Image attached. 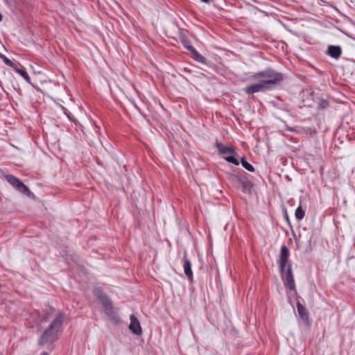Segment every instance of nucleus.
<instances>
[{"mask_svg": "<svg viewBox=\"0 0 355 355\" xmlns=\"http://www.w3.org/2000/svg\"><path fill=\"white\" fill-rule=\"evenodd\" d=\"M287 130L291 132L293 131V129L291 128H287Z\"/></svg>", "mask_w": 355, "mask_h": 355, "instance_id": "obj_25", "label": "nucleus"}, {"mask_svg": "<svg viewBox=\"0 0 355 355\" xmlns=\"http://www.w3.org/2000/svg\"><path fill=\"white\" fill-rule=\"evenodd\" d=\"M232 180L236 184H240L242 187V190L245 193H250L252 184V183L247 179V178L243 175H234L232 176Z\"/></svg>", "mask_w": 355, "mask_h": 355, "instance_id": "obj_6", "label": "nucleus"}, {"mask_svg": "<svg viewBox=\"0 0 355 355\" xmlns=\"http://www.w3.org/2000/svg\"><path fill=\"white\" fill-rule=\"evenodd\" d=\"M70 113H71V112H63V114H64L66 117H67L69 120H72V119H71V116H70V114H69Z\"/></svg>", "mask_w": 355, "mask_h": 355, "instance_id": "obj_21", "label": "nucleus"}, {"mask_svg": "<svg viewBox=\"0 0 355 355\" xmlns=\"http://www.w3.org/2000/svg\"><path fill=\"white\" fill-rule=\"evenodd\" d=\"M224 159L227 162L232 163L236 166H238L239 164V160L234 155L226 156L224 157Z\"/></svg>", "mask_w": 355, "mask_h": 355, "instance_id": "obj_18", "label": "nucleus"}, {"mask_svg": "<svg viewBox=\"0 0 355 355\" xmlns=\"http://www.w3.org/2000/svg\"><path fill=\"white\" fill-rule=\"evenodd\" d=\"M183 45L186 48V46H191L188 40L183 41Z\"/></svg>", "mask_w": 355, "mask_h": 355, "instance_id": "obj_22", "label": "nucleus"}, {"mask_svg": "<svg viewBox=\"0 0 355 355\" xmlns=\"http://www.w3.org/2000/svg\"><path fill=\"white\" fill-rule=\"evenodd\" d=\"M2 19H3V16H2L1 13H0V21H2Z\"/></svg>", "mask_w": 355, "mask_h": 355, "instance_id": "obj_26", "label": "nucleus"}, {"mask_svg": "<svg viewBox=\"0 0 355 355\" xmlns=\"http://www.w3.org/2000/svg\"><path fill=\"white\" fill-rule=\"evenodd\" d=\"M295 216L296 217V218L298 220H301L302 219L304 218V216H305V212L302 209V207L300 206L298 207L296 210H295Z\"/></svg>", "mask_w": 355, "mask_h": 355, "instance_id": "obj_17", "label": "nucleus"}, {"mask_svg": "<svg viewBox=\"0 0 355 355\" xmlns=\"http://www.w3.org/2000/svg\"><path fill=\"white\" fill-rule=\"evenodd\" d=\"M241 165L246 169L248 170V171H250V172H253L254 171V167L252 166V165H251L250 164H249L245 157H241Z\"/></svg>", "mask_w": 355, "mask_h": 355, "instance_id": "obj_15", "label": "nucleus"}, {"mask_svg": "<svg viewBox=\"0 0 355 355\" xmlns=\"http://www.w3.org/2000/svg\"><path fill=\"white\" fill-rule=\"evenodd\" d=\"M5 179L19 192L26 195L27 196L33 195L28 187H26L18 178L11 174H7L5 176Z\"/></svg>", "mask_w": 355, "mask_h": 355, "instance_id": "obj_4", "label": "nucleus"}, {"mask_svg": "<svg viewBox=\"0 0 355 355\" xmlns=\"http://www.w3.org/2000/svg\"><path fill=\"white\" fill-rule=\"evenodd\" d=\"M297 313L301 319L304 322L307 321L309 319L308 312L306 311L304 306L302 304H301L299 302L297 303Z\"/></svg>", "mask_w": 355, "mask_h": 355, "instance_id": "obj_13", "label": "nucleus"}, {"mask_svg": "<svg viewBox=\"0 0 355 355\" xmlns=\"http://www.w3.org/2000/svg\"><path fill=\"white\" fill-rule=\"evenodd\" d=\"M64 319V315L62 313H59L56 315L40 337L38 342L39 345L42 346L46 343H53L58 339V333L61 329Z\"/></svg>", "mask_w": 355, "mask_h": 355, "instance_id": "obj_2", "label": "nucleus"}, {"mask_svg": "<svg viewBox=\"0 0 355 355\" xmlns=\"http://www.w3.org/2000/svg\"><path fill=\"white\" fill-rule=\"evenodd\" d=\"M130 323L129 324V329L134 334L139 336L142 334V329L139 320L133 314L130 316Z\"/></svg>", "mask_w": 355, "mask_h": 355, "instance_id": "obj_8", "label": "nucleus"}, {"mask_svg": "<svg viewBox=\"0 0 355 355\" xmlns=\"http://www.w3.org/2000/svg\"><path fill=\"white\" fill-rule=\"evenodd\" d=\"M201 1L206 3H210L211 2L213 1V0H201Z\"/></svg>", "mask_w": 355, "mask_h": 355, "instance_id": "obj_23", "label": "nucleus"}, {"mask_svg": "<svg viewBox=\"0 0 355 355\" xmlns=\"http://www.w3.org/2000/svg\"><path fill=\"white\" fill-rule=\"evenodd\" d=\"M327 53L334 59H338L342 53V49L340 46L330 45L327 49Z\"/></svg>", "mask_w": 355, "mask_h": 355, "instance_id": "obj_12", "label": "nucleus"}, {"mask_svg": "<svg viewBox=\"0 0 355 355\" xmlns=\"http://www.w3.org/2000/svg\"><path fill=\"white\" fill-rule=\"evenodd\" d=\"M216 147L219 154L227 155L234 153V148L232 146H224L221 142L216 141Z\"/></svg>", "mask_w": 355, "mask_h": 355, "instance_id": "obj_11", "label": "nucleus"}, {"mask_svg": "<svg viewBox=\"0 0 355 355\" xmlns=\"http://www.w3.org/2000/svg\"><path fill=\"white\" fill-rule=\"evenodd\" d=\"M186 49L191 53L193 58L197 62L205 64H207L206 58L199 53L193 46H186Z\"/></svg>", "mask_w": 355, "mask_h": 355, "instance_id": "obj_10", "label": "nucleus"}, {"mask_svg": "<svg viewBox=\"0 0 355 355\" xmlns=\"http://www.w3.org/2000/svg\"><path fill=\"white\" fill-rule=\"evenodd\" d=\"M320 107L321 109H326L328 107V102L325 100H322L321 101V102L320 103Z\"/></svg>", "mask_w": 355, "mask_h": 355, "instance_id": "obj_20", "label": "nucleus"}, {"mask_svg": "<svg viewBox=\"0 0 355 355\" xmlns=\"http://www.w3.org/2000/svg\"><path fill=\"white\" fill-rule=\"evenodd\" d=\"M250 79L257 82L243 88V92L247 95L266 92L275 89L282 82L283 75L271 68H267L254 73Z\"/></svg>", "mask_w": 355, "mask_h": 355, "instance_id": "obj_1", "label": "nucleus"}, {"mask_svg": "<svg viewBox=\"0 0 355 355\" xmlns=\"http://www.w3.org/2000/svg\"><path fill=\"white\" fill-rule=\"evenodd\" d=\"M94 295L102 304L105 313L115 322H118L119 317L117 313L114 310L112 302L108 296L100 288H95L93 291Z\"/></svg>", "mask_w": 355, "mask_h": 355, "instance_id": "obj_3", "label": "nucleus"}, {"mask_svg": "<svg viewBox=\"0 0 355 355\" xmlns=\"http://www.w3.org/2000/svg\"><path fill=\"white\" fill-rule=\"evenodd\" d=\"M282 279L284 281V284L291 290L295 288L294 277L292 272L291 263L288 264L286 270L282 272Z\"/></svg>", "mask_w": 355, "mask_h": 355, "instance_id": "obj_5", "label": "nucleus"}, {"mask_svg": "<svg viewBox=\"0 0 355 355\" xmlns=\"http://www.w3.org/2000/svg\"><path fill=\"white\" fill-rule=\"evenodd\" d=\"M286 220H287V221H289V219H288V217L287 215H286Z\"/></svg>", "mask_w": 355, "mask_h": 355, "instance_id": "obj_27", "label": "nucleus"}, {"mask_svg": "<svg viewBox=\"0 0 355 355\" xmlns=\"http://www.w3.org/2000/svg\"><path fill=\"white\" fill-rule=\"evenodd\" d=\"M14 69H15V71L19 74H20L26 80V81L31 83V78L26 72V68L23 67L20 63L19 65L17 67L14 68Z\"/></svg>", "mask_w": 355, "mask_h": 355, "instance_id": "obj_14", "label": "nucleus"}, {"mask_svg": "<svg viewBox=\"0 0 355 355\" xmlns=\"http://www.w3.org/2000/svg\"><path fill=\"white\" fill-rule=\"evenodd\" d=\"M40 355H49L48 352H42Z\"/></svg>", "mask_w": 355, "mask_h": 355, "instance_id": "obj_24", "label": "nucleus"}, {"mask_svg": "<svg viewBox=\"0 0 355 355\" xmlns=\"http://www.w3.org/2000/svg\"><path fill=\"white\" fill-rule=\"evenodd\" d=\"M187 254L184 253V272L189 282H193V272L191 270V263L189 259L186 258Z\"/></svg>", "mask_w": 355, "mask_h": 355, "instance_id": "obj_9", "label": "nucleus"}, {"mask_svg": "<svg viewBox=\"0 0 355 355\" xmlns=\"http://www.w3.org/2000/svg\"><path fill=\"white\" fill-rule=\"evenodd\" d=\"M290 255V252L288 248L286 246H282L280 250V255H279V266L281 269V272H284L285 270L287 263L288 259Z\"/></svg>", "mask_w": 355, "mask_h": 355, "instance_id": "obj_7", "label": "nucleus"}, {"mask_svg": "<svg viewBox=\"0 0 355 355\" xmlns=\"http://www.w3.org/2000/svg\"><path fill=\"white\" fill-rule=\"evenodd\" d=\"M2 58H3V62L6 64H7L8 66H9L13 69L17 67L19 65V62H16V63L13 62L12 61H11L9 58H8L5 55H2Z\"/></svg>", "mask_w": 355, "mask_h": 355, "instance_id": "obj_16", "label": "nucleus"}, {"mask_svg": "<svg viewBox=\"0 0 355 355\" xmlns=\"http://www.w3.org/2000/svg\"><path fill=\"white\" fill-rule=\"evenodd\" d=\"M53 311H54V309L53 308H51V307L49 308V311H46V314L42 318V321L46 322L49 318V317L51 316V315L53 314Z\"/></svg>", "mask_w": 355, "mask_h": 355, "instance_id": "obj_19", "label": "nucleus"}]
</instances>
